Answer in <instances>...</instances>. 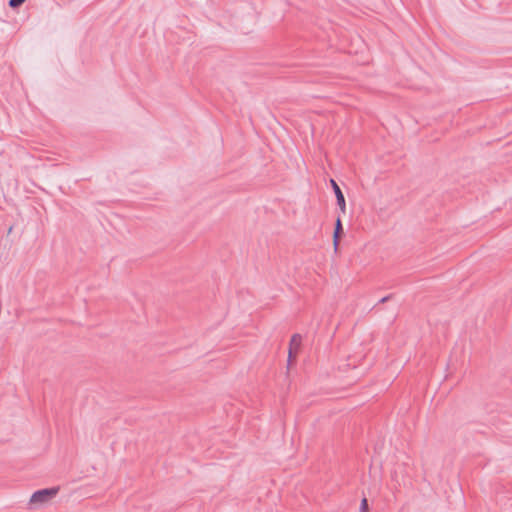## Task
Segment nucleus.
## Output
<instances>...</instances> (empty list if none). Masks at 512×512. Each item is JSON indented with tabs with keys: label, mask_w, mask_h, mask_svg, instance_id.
<instances>
[{
	"label": "nucleus",
	"mask_w": 512,
	"mask_h": 512,
	"mask_svg": "<svg viewBox=\"0 0 512 512\" xmlns=\"http://www.w3.org/2000/svg\"><path fill=\"white\" fill-rule=\"evenodd\" d=\"M58 492V488H45L35 491L30 497L31 504H43L48 502Z\"/></svg>",
	"instance_id": "nucleus-1"
},
{
	"label": "nucleus",
	"mask_w": 512,
	"mask_h": 512,
	"mask_svg": "<svg viewBox=\"0 0 512 512\" xmlns=\"http://www.w3.org/2000/svg\"><path fill=\"white\" fill-rule=\"evenodd\" d=\"M331 182V185H332V188H333V191L335 193V196H336V201H337V205L339 206V208L341 209V211L343 213H345L346 211V202H345V197L340 189V187L338 186V184L336 183L335 180L331 179L330 180Z\"/></svg>",
	"instance_id": "nucleus-2"
},
{
	"label": "nucleus",
	"mask_w": 512,
	"mask_h": 512,
	"mask_svg": "<svg viewBox=\"0 0 512 512\" xmlns=\"http://www.w3.org/2000/svg\"><path fill=\"white\" fill-rule=\"evenodd\" d=\"M301 341H302V336L300 334H294L291 337L290 348H289V356H288V361L289 362L291 361L292 350L293 349L297 350L300 347V345H301Z\"/></svg>",
	"instance_id": "nucleus-3"
},
{
	"label": "nucleus",
	"mask_w": 512,
	"mask_h": 512,
	"mask_svg": "<svg viewBox=\"0 0 512 512\" xmlns=\"http://www.w3.org/2000/svg\"><path fill=\"white\" fill-rule=\"evenodd\" d=\"M341 232H342V223H341L340 218L338 217L336 220V223H335V229H334V234H333V244H334L335 249H337V247H338L339 236H340Z\"/></svg>",
	"instance_id": "nucleus-4"
},
{
	"label": "nucleus",
	"mask_w": 512,
	"mask_h": 512,
	"mask_svg": "<svg viewBox=\"0 0 512 512\" xmlns=\"http://www.w3.org/2000/svg\"><path fill=\"white\" fill-rule=\"evenodd\" d=\"M25 0H9V6L12 8H16L24 3Z\"/></svg>",
	"instance_id": "nucleus-5"
},
{
	"label": "nucleus",
	"mask_w": 512,
	"mask_h": 512,
	"mask_svg": "<svg viewBox=\"0 0 512 512\" xmlns=\"http://www.w3.org/2000/svg\"><path fill=\"white\" fill-rule=\"evenodd\" d=\"M367 509H368L367 499L363 498L360 503V512H365V511H367Z\"/></svg>",
	"instance_id": "nucleus-6"
},
{
	"label": "nucleus",
	"mask_w": 512,
	"mask_h": 512,
	"mask_svg": "<svg viewBox=\"0 0 512 512\" xmlns=\"http://www.w3.org/2000/svg\"><path fill=\"white\" fill-rule=\"evenodd\" d=\"M390 298H391V295H388V296L382 297V298L379 300V303H384V302L388 301Z\"/></svg>",
	"instance_id": "nucleus-7"
}]
</instances>
